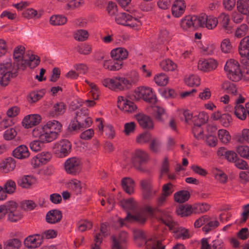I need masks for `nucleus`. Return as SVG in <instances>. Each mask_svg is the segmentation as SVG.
I'll return each instance as SVG.
<instances>
[{"mask_svg":"<svg viewBox=\"0 0 249 249\" xmlns=\"http://www.w3.org/2000/svg\"><path fill=\"white\" fill-rule=\"evenodd\" d=\"M13 155L17 159L22 160L29 157L30 152L26 145H20L13 150Z\"/></svg>","mask_w":249,"mask_h":249,"instance_id":"nucleus-25","label":"nucleus"},{"mask_svg":"<svg viewBox=\"0 0 249 249\" xmlns=\"http://www.w3.org/2000/svg\"><path fill=\"white\" fill-rule=\"evenodd\" d=\"M122 207L127 211H135L137 207V203L132 198L124 199L121 201Z\"/></svg>","mask_w":249,"mask_h":249,"instance_id":"nucleus-43","label":"nucleus"},{"mask_svg":"<svg viewBox=\"0 0 249 249\" xmlns=\"http://www.w3.org/2000/svg\"><path fill=\"white\" fill-rule=\"evenodd\" d=\"M75 119L79 123L80 125L84 126L85 128L89 127L92 123L91 119L88 117L87 110L85 108L77 111Z\"/></svg>","mask_w":249,"mask_h":249,"instance_id":"nucleus-18","label":"nucleus"},{"mask_svg":"<svg viewBox=\"0 0 249 249\" xmlns=\"http://www.w3.org/2000/svg\"><path fill=\"white\" fill-rule=\"evenodd\" d=\"M199 28H206L209 30L214 29L218 24L217 18L213 16L204 14L198 16Z\"/></svg>","mask_w":249,"mask_h":249,"instance_id":"nucleus-14","label":"nucleus"},{"mask_svg":"<svg viewBox=\"0 0 249 249\" xmlns=\"http://www.w3.org/2000/svg\"><path fill=\"white\" fill-rule=\"evenodd\" d=\"M176 213L181 217L190 215L193 213L192 206L190 205H181L177 209Z\"/></svg>","mask_w":249,"mask_h":249,"instance_id":"nucleus-35","label":"nucleus"},{"mask_svg":"<svg viewBox=\"0 0 249 249\" xmlns=\"http://www.w3.org/2000/svg\"><path fill=\"white\" fill-rule=\"evenodd\" d=\"M153 110L155 112V119L157 121L162 122L167 118L166 113L162 107L155 106L153 107Z\"/></svg>","mask_w":249,"mask_h":249,"instance_id":"nucleus-45","label":"nucleus"},{"mask_svg":"<svg viewBox=\"0 0 249 249\" xmlns=\"http://www.w3.org/2000/svg\"><path fill=\"white\" fill-rule=\"evenodd\" d=\"M173 232L177 234V238H182L183 239L190 238V235L189 231L183 227H178L177 225L172 230Z\"/></svg>","mask_w":249,"mask_h":249,"instance_id":"nucleus-42","label":"nucleus"},{"mask_svg":"<svg viewBox=\"0 0 249 249\" xmlns=\"http://www.w3.org/2000/svg\"><path fill=\"white\" fill-rule=\"evenodd\" d=\"M25 47L22 45L16 47L13 52L14 63L17 65L18 68L24 70L26 67L27 61L23 59L25 53Z\"/></svg>","mask_w":249,"mask_h":249,"instance_id":"nucleus-12","label":"nucleus"},{"mask_svg":"<svg viewBox=\"0 0 249 249\" xmlns=\"http://www.w3.org/2000/svg\"><path fill=\"white\" fill-rule=\"evenodd\" d=\"M66 110V105L63 102H57L53 105V109L49 114L51 117L57 116L63 114Z\"/></svg>","mask_w":249,"mask_h":249,"instance_id":"nucleus-31","label":"nucleus"},{"mask_svg":"<svg viewBox=\"0 0 249 249\" xmlns=\"http://www.w3.org/2000/svg\"><path fill=\"white\" fill-rule=\"evenodd\" d=\"M218 23L222 28L226 32L228 33L231 30L230 26V18L228 14L225 13H221L218 17Z\"/></svg>","mask_w":249,"mask_h":249,"instance_id":"nucleus-27","label":"nucleus"},{"mask_svg":"<svg viewBox=\"0 0 249 249\" xmlns=\"http://www.w3.org/2000/svg\"><path fill=\"white\" fill-rule=\"evenodd\" d=\"M67 22V18L66 17L54 15L52 16L50 18V23L53 26H61L65 24Z\"/></svg>","mask_w":249,"mask_h":249,"instance_id":"nucleus-33","label":"nucleus"},{"mask_svg":"<svg viewBox=\"0 0 249 249\" xmlns=\"http://www.w3.org/2000/svg\"><path fill=\"white\" fill-rule=\"evenodd\" d=\"M123 65V62L122 61L114 59L106 60L103 62L104 68L110 71H119L122 68Z\"/></svg>","mask_w":249,"mask_h":249,"instance_id":"nucleus-24","label":"nucleus"},{"mask_svg":"<svg viewBox=\"0 0 249 249\" xmlns=\"http://www.w3.org/2000/svg\"><path fill=\"white\" fill-rule=\"evenodd\" d=\"M127 237L128 235L125 231L121 232L118 237L114 235L111 236L112 243L111 245V249H124V245L127 241Z\"/></svg>","mask_w":249,"mask_h":249,"instance_id":"nucleus-16","label":"nucleus"},{"mask_svg":"<svg viewBox=\"0 0 249 249\" xmlns=\"http://www.w3.org/2000/svg\"><path fill=\"white\" fill-rule=\"evenodd\" d=\"M151 136L150 133H143L140 134L136 138V142L140 144H143L150 141Z\"/></svg>","mask_w":249,"mask_h":249,"instance_id":"nucleus-64","label":"nucleus"},{"mask_svg":"<svg viewBox=\"0 0 249 249\" xmlns=\"http://www.w3.org/2000/svg\"><path fill=\"white\" fill-rule=\"evenodd\" d=\"M22 215L19 209L8 213V219L12 222H17L22 218Z\"/></svg>","mask_w":249,"mask_h":249,"instance_id":"nucleus-59","label":"nucleus"},{"mask_svg":"<svg viewBox=\"0 0 249 249\" xmlns=\"http://www.w3.org/2000/svg\"><path fill=\"white\" fill-rule=\"evenodd\" d=\"M115 21L118 24L129 26L131 28H136L140 24V21L133 18L127 13H120L116 15Z\"/></svg>","mask_w":249,"mask_h":249,"instance_id":"nucleus-8","label":"nucleus"},{"mask_svg":"<svg viewBox=\"0 0 249 249\" xmlns=\"http://www.w3.org/2000/svg\"><path fill=\"white\" fill-rule=\"evenodd\" d=\"M21 242L18 239H9L5 244L6 249H18L21 246Z\"/></svg>","mask_w":249,"mask_h":249,"instance_id":"nucleus-55","label":"nucleus"},{"mask_svg":"<svg viewBox=\"0 0 249 249\" xmlns=\"http://www.w3.org/2000/svg\"><path fill=\"white\" fill-rule=\"evenodd\" d=\"M185 8L186 4L184 0H176L172 7V14L174 17L178 18L184 13Z\"/></svg>","mask_w":249,"mask_h":249,"instance_id":"nucleus-22","label":"nucleus"},{"mask_svg":"<svg viewBox=\"0 0 249 249\" xmlns=\"http://www.w3.org/2000/svg\"><path fill=\"white\" fill-rule=\"evenodd\" d=\"M234 114L239 119L244 120L247 117V109L242 105H237L235 107Z\"/></svg>","mask_w":249,"mask_h":249,"instance_id":"nucleus-49","label":"nucleus"},{"mask_svg":"<svg viewBox=\"0 0 249 249\" xmlns=\"http://www.w3.org/2000/svg\"><path fill=\"white\" fill-rule=\"evenodd\" d=\"M154 81L158 85L164 86L168 83V77L164 73H160L154 77Z\"/></svg>","mask_w":249,"mask_h":249,"instance_id":"nucleus-56","label":"nucleus"},{"mask_svg":"<svg viewBox=\"0 0 249 249\" xmlns=\"http://www.w3.org/2000/svg\"><path fill=\"white\" fill-rule=\"evenodd\" d=\"M71 147V143L68 140H61L54 144L55 154L59 157H65L70 153Z\"/></svg>","mask_w":249,"mask_h":249,"instance_id":"nucleus-13","label":"nucleus"},{"mask_svg":"<svg viewBox=\"0 0 249 249\" xmlns=\"http://www.w3.org/2000/svg\"><path fill=\"white\" fill-rule=\"evenodd\" d=\"M194 213H200L206 212L210 209V206L206 203L196 204L192 206Z\"/></svg>","mask_w":249,"mask_h":249,"instance_id":"nucleus-54","label":"nucleus"},{"mask_svg":"<svg viewBox=\"0 0 249 249\" xmlns=\"http://www.w3.org/2000/svg\"><path fill=\"white\" fill-rule=\"evenodd\" d=\"M128 54L127 50L122 47L113 49L110 52L111 56L113 59L122 62L127 58Z\"/></svg>","mask_w":249,"mask_h":249,"instance_id":"nucleus-23","label":"nucleus"},{"mask_svg":"<svg viewBox=\"0 0 249 249\" xmlns=\"http://www.w3.org/2000/svg\"><path fill=\"white\" fill-rule=\"evenodd\" d=\"M174 200L178 203H183L187 201L190 197V194L187 191H180L174 195Z\"/></svg>","mask_w":249,"mask_h":249,"instance_id":"nucleus-38","label":"nucleus"},{"mask_svg":"<svg viewBox=\"0 0 249 249\" xmlns=\"http://www.w3.org/2000/svg\"><path fill=\"white\" fill-rule=\"evenodd\" d=\"M220 48L224 53H231L233 50V47L229 38H225L221 42Z\"/></svg>","mask_w":249,"mask_h":249,"instance_id":"nucleus-48","label":"nucleus"},{"mask_svg":"<svg viewBox=\"0 0 249 249\" xmlns=\"http://www.w3.org/2000/svg\"><path fill=\"white\" fill-rule=\"evenodd\" d=\"M149 155L145 151L137 149L131 155V162L134 167L138 171H143L142 165L149 160Z\"/></svg>","mask_w":249,"mask_h":249,"instance_id":"nucleus-7","label":"nucleus"},{"mask_svg":"<svg viewBox=\"0 0 249 249\" xmlns=\"http://www.w3.org/2000/svg\"><path fill=\"white\" fill-rule=\"evenodd\" d=\"M147 219V215L144 211H140L135 214H131L127 213L126 216L124 219L120 218L118 220L121 226H123L125 224L124 222H138L140 223H143Z\"/></svg>","mask_w":249,"mask_h":249,"instance_id":"nucleus-11","label":"nucleus"},{"mask_svg":"<svg viewBox=\"0 0 249 249\" xmlns=\"http://www.w3.org/2000/svg\"><path fill=\"white\" fill-rule=\"evenodd\" d=\"M82 162L78 158L73 157L67 159L64 163V169L66 173L72 175L78 174L81 169Z\"/></svg>","mask_w":249,"mask_h":249,"instance_id":"nucleus-9","label":"nucleus"},{"mask_svg":"<svg viewBox=\"0 0 249 249\" xmlns=\"http://www.w3.org/2000/svg\"><path fill=\"white\" fill-rule=\"evenodd\" d=\"M236 151L242 158L249 160V146L246 145H239L236 147Z\"/></svg>","mask_w":249,"mask_h":249,"instance_id":"nucleus-52","label":"nucleus"},{"mask_svg":"<svg viewBox=\"0 0 249 249\" xmlns=\"http://www.w3.org/2000/svg\"><path fill=\"white\" fill-rule=\"evenodd\" d=\"M102 83L105 87L114 91H124L130 89L128 79L119 75L105 78L102 81Z\"/></svg>","mask_w":249,"mask_h":249,"instance_id":"nucleus-3","label":"nucleus"},{"mask_svg":"<svg viewBox=\"0 0 249 249\" xmlns=\"http://www.w3.org/2000/svg\"><path fill=\"white\" fill-rule=\"evenodd\" d=\"M77 225L78 231L81 232H83L87 230H89L92 226L91 222L87 220L79 221Z\"/></svg>","mask_w":249,"mask_h":249,"instance_id":"nucleus-63","label":"nucleus"},{"mask_svg":"<svg viewBox=\"0 0 249 249\" xmlns=\"http://www.w3.org/2000/svg\"><path fill=\"white\" fill-rule=\"evenodd\" d=\"M218 225L219 222L217 220L213 219L207 216L206 225L203 227L202 229L204 232L207 233L215 229Z\"/></svg>","mask_w":249,"mask_h":249,"instance_id":"nucleus-32","label":"nucleus"},{"mask_svg":"<svg viewBox=\"0 0 249 249\" xmlns=\"http://www.w3.org/2000/svg\"><path fill=\"white\" fill-rule=\"evenodd\" d=\"M122 185L124 190L131 195L134 192L135 183L134 180L130 178H124L122 180Z\"/></svg>","mask_w":249,"mask_h":249,"instance_id":"nucleus-30","label":"nucleus"},{"mask_svg":"<svg viewBox=\"0 0 249 249\" xmlns=\"http://www.w3.org/2000/svg\"><path fill=\"white\" fill-rule=\"evenodd\" d=\"M43 241V235L40 234H35L29 235L25 238L24 245L29 249H36L41 246Z\"/></svg>","mask_w":249,"mask_h":249,"instance_id":"nucleus-15","label":"nucleus"},{"mask_svg":"<svg viewBox=\"0 0 249 249\" xmlns=\"http://www.w3.org/2000/svg\"><path fill=\"white\" fill-rule=\"evenodd\" d=\"M249 31V27L246 23H242L238 26L235 29L234 32V36L240 38L246 36L247 34Z\"/></svg>","mask_w":249,"mask_h":249,"instance_id":"nucleus-36","label":"nucleus"},{"mask_svg":"<svg viewBox=\"0 0 249 249\" xmlns=\"http://www.w3.org/2000/svg\"><path fill=\"white\" fill-rule=\"evenodd\" d=\"M213 172L215 179L220 182L225 183L227 181V176L221 170L218 169L217 168H215L213 169Z\"/></svg>","mask_w":249,"mask_h":249,"instance_id":"nucleus-50","label":"nucleus"},{"mask_svg":"<svg viewBox=\"0 0 249 249\" xmlns=\"http://www.w3.org/2000/svg\"><path fill=\"white\" fill-rule=\"evenodd\" d=\"M45 92V90L43 89L37 91H33L28 95V100L30 103L36 102L44 96Z\"/></svg>","mask_w":249,"mask_h":249,"instance_id":"nucleus-44","label":"nucleus"},{"mask_svg":"<svg viewBox=\"0 0 249 249\" xmlns=\"http://www.w3.org/2000/svg\"><path fill=\"white\" fill-rule=\"evenodd\" d=\"M41 120V116L38 114H31L25 116L22 124L26 128H31L39 124Z\"/></svg>","mask_w":249,"mask_h":249,"instance_id":"nucleus-20","label":"nucleus"},{"mask_svg":"<svg viewBox=\"0 0 249 249\" xmlns=\"http://www.w3.org/2000/svg\"><path fill=\"white\" fill-rule=\"evenodd\" d=\"M217 135L220 142L224 144H228L231 141V136L229 132L226 129H221L218 130Z\"/></svg>","mask_w":249,"mask_h":249,"instance_id":"nucleus-41","label":"nucleus"},{"mask_svg":"<svg viewBox=\"0 0 249 249\" xmlns=\"http://www.w3.org/2000/svg\"><path fill=\"white\" fill-rule=\"evenodd\" d=\"M224 70L231 80L238 82L242 79V70L237 60L233 59L227 60L224 66Z\"/></svg>","mask_w":249,"mask_h":249,"instance_id":"nucleus-5","label":"nucleus"},{"mask_svg":"<svg viewBox=\"0 0 249 249\" xmlns=\"http://www.w3.org/2000/svg\"><path fill=\"white\" fill-rule=\"evenodd\" d=\"M68 186L76 194L79 193L81 192V183L77 179H71L69 181L68 183Z\"/></svg>","mask_w":249,"mask_h":249,"instance_id":"nucleus-60","label":"nucleus"},{"mask_svg":"<svg viewBox=\"0 0 249 249\" xmlns=\"http://www.w3.org/2000/svg\"><path fill=\"white\" fill-rule=\"evenodd\" d=\"M3 188L7 194H13L16 189V183L14 181L9 179L5 182Z\"/></svg>","mask_w":249,"mask_h":249,"instance_id":"nucleus-62","label":"nucleus"},{"mask_svg":"<svg viewBox=\"0 0 249 249\" xmlns=\"http://www.w3.org/2000/svg\"><path fill=\"white\" fill-rule=\"evenodd\" d=\"M89 33L86 30H78L74 34V38L79 41H84L89 37Z\"/></svg>","mask_w":249,"mask_h":249,"instance_id":"nucleus-51","label":"nucleus"},{"mask_svg":"<svg viewBox=\"0 0 249 249\" xmlns=\"http://www.w3.org/2000/svg\"><path fill=\"white\" fill-rule=\"evenodd\" d=\"M160 220L167 226L171 231L177 226L176 223L173 221L171 216L168 213H163L160 216Z\"/></svg>","mask_w":249,"mask_h":249,"instance_id":"nucleus-34","label":"nucleus"},{"mask_svg":"<svg viewBox=\"0 0 249 249\" xmlns=\"http://www.w3.org/2000/svg\"><path fill=\"white\" fill-rule=\"evenodd\" d=\"M0 207L4 209L3 213L5 215L18 209V204L13 200L6 202L4 204L0 205Z\"/></svg>","mask_w":249,"mask_h":249,"instance_id":"nucleus-46","label":"nucleus"},{"mask_svg":"<svg viewBox=\"0 0 249 249\" xmlns=\"http://www.w3.org/2000/svg\"><path fill=\"white\" fill-rule=\"evenodd\" d=\"M62 218V213L57 209L52 210L49 211L46 215V220L47 223L53 224L59 222Z\"/></svg>","mask_w":249,"mask_h":249,"instance_id":"nucleus-21","label":"nucleus"},{"mask_svg":"<svg viewBox=\"0 0 249 249\" xmlns=\"http://www.w3.org/2000/svg\"><path fill=\"white\" fill-rule=\"evenodd\" d=\"M118 107L124 112L132 113L137 109L135 104L123 96H119L117 101Z\"/></svg>","mask_w":249,"mask_h":249,"instance_id":"nucleus-17","label":"nucleus"},{"mask_svg":"<svg viewBox=\"0 0 249 249\" xmlns=\"http://www.w3.org/2000/svg\"><path fill=\"white\" fill-rule=\"evenodd\" d=\"M238 49L240 56H245L249 53V36H245L240 40Z\"/></svg>","mask_w":249,"mask_h":249,"instance_id":"nucleus-29","label":"nucleus"},{"mask_svg":"<svg viewBox=\"0 0 249 249\" xmlns=\"http://www.w3.org/2000/svg\"><path fill=\"white\" fill-rule=\"evenodd\" d=\"M235 137L237 141L241 143H249V129H243Z\"/></svg>","mask_w":249,"mask_h":249,"instance_id":"nucleus-47","label":"nucleus"},{"mask_svg":"<svg viewBox=\"0 0 249 249\" xmlns=\"http://www.w3.org/2000/svg\"><path fill=\"white\" fill-rule=\"evenodd\" d=\"M222 88L226 92L229 94L235 95L237 92L235 85L229 81L223 82L222 85Z\"/></svg>","mask_w":249,"mask_h":249,"instance_id":"nucleus-53","label":"nucleus"},{"mask_svg":"<svg viewBox=\"0 0 249 249\" xmlns=\"http://www.w3.org/2000/svg\"><path fill=\"white\" fill-rule=\"evenodd\" d=\"M17 65L12 64V60L4 62L0 64V84L2 86L8 85L11 79L17 75Z\"/></svg>","mask_w":249,"mask_h":249,"instance_id":"nucleus-4","label":"nucleus"},{"mask_svg":"<svg viewBox=\"0 0 249 249\" xmlns=\"http://www.w3.org/2000/svg\"><path fill=\"white\" fill-rule=\"evenodd\" d=\"M246 0H238L236 2L237 11L240 14L246 15L249 13V3Z\"/></svg>","mask_w":249,"mask_h":249,"instance_id":"nucleus-37","label":"nucleus"},{"mask_svg":"<svg viewBox=\"0 0 249 249\" xmlns=\"http://www.w3.org/2000/svg\"><path fill=\"white\" fill-rule=\"evenodd\" d=\"M180 27L183 31H190L199 28V17L196 16H187L180 22Z\"/></svg>","mask_w":249,"mask_h":249,"instance_id":"nucleus-10","label":"nucleus"},{"mask_svg":"<svg viewBox=\"0 0 249 249\" xmlns=\"http://www.w3.org/2000/svg\"><path fill=\"white\" fill-rule=\"evenodd\" d=\"M62 128V124L56 120L48 121L45 124L35 128L33 136L43 142H51L57 139Z\"/></svg>","mask_w":249,"mask_h":249,"instance_id":"nucleus-1","label":"nucleus"},{"mask_svg":"<svg viewBox=\"0 0 249 249\" xmlns=\"http://www.w3.org/2000/svg\"><path fill=\"white\" fill-rule=\"evenodd\" d=\"M16 167L15 160L12 158H9L0 163V168L5 173L13 171Z\"/></svg>","mask_w":249,"mask_h":249,"instance_id":"nucleus-28","label":"nucleus"},{"mask_svg":"<svg viewBox=\"0 0 249 249\" xmlns=\"http://www.w3.org/2000/svg\"><path fill=\"white\" fill-rule=\"evenodd\" d=\"M217 67L216 61L213 59H201L198 62L197 67L203 71H210L215 70Z\"/></svg>","mask_w":249,"mask_h":249,"instance_id":"nucleus-19","label":"nucleus"},{"mask_svg":"<svg viewBox=\"0 0 249 249\" xmlns=\"http://www.w3.org/2000/svg\"><path fill=\"white\" fill-rule=\"evenodd\" d=\"M160 67L163 71H175L177 68V65L172 60L167 59L160 62Z\"/></svg>","mask_w":249,"mask_h":249,"instance_id":"nucleus-40","label":"nucleus"},{"mask_svg":"<svg viewBox=\"0 0 249 249\" xmlns=\"http://www.w3.org/2000/svg\"><path fill=\"white\" fill-rule=\"evenodd\" d=\"M194 137L197 139H200L203 138V130L201 124H194L192 129Z\"/></svg>","mask_w":249,"mask_h":249,"instance_id":"nucleus-61","label":"nucleus"},{"mask_svg":"<svg viewBox=\"0 0 249 249\" xmlns=\"http://www.w3.org/2000/svg\"><path fill=\"white\" fill-rule=\"evenodd\" d=\"M134 96L136 99H143L151 104H155L157 102L156 95L151 88L145 87L137 88L134 91Z\"/></svg>","mask_w":249,"mask_h":249,"instance_id":"nucleus-6","label":"nucleus"},{"mask_svg":"<svg viewBox=\"0 0 249 249\" xmlns=\"http://www.w3.org/2000/svg\"><path fill=\"white\" fill-rule=\"evenodd\" d=\"M185 82L189 86H197L200 84V78L198 75H192L186 78Z\"/></svg>","mask_w":249,"mask_h":249,"instance_id":"nucleus-58","label":"nucleus"},{"mask_svg":"<svg viewBox=\"0 0 249 249\" xmlns=\"http://www.w3.org/2000/svg\"><path fill=\"white\" fill-rule=\"evenodd\" d=\"M35 178L31 176H24L19 179L18 183L22 188H27L30 187L34 182Z\"/></svg>","mask_w":249,"mask_h":249,"instance_id":"nucleus-39","label":"nucleus"},{"mask_svg":"<svg viewBox=\"0 0 249 249\" xmlns=\"http://www.w3.org/2000/svg\"><path fill=\"white\" fill-rule=\"evenodd\" d=\"M133 237L135 242L138 246L145 245L146 249H165V245L161 241L155 238L147 239L146 233L141 230L133 231Z\"/></svg>","mask_w":249,"mask_h":249,"instance_id":"nucleus-2","label":"nucleus"},{"mask_svg":"<svg viewBox=\"0 0 249 249\" xmlns=\"http://www.w3.org/2000/svg\"><path fill=\"white\" fill-rule=\"evenodd\" d=\"M22 15L24 18L28 19H31L34 18H39L41 16L40 14H38L36 10L32 8H28L24 10L22 12Z\"/></svg>","mask_w":249,"mask_h":249,"instance_id":"nucleus-57","label":"nucleus"},{"mask_svg":"<svg viewBox=\"0 0 249 249\" xmlns=\"http://www.w3.org/2000/svg\"><path fill=\"white\" fill-rule=\"evenodd\" d=\"M137 119L142 128L150 129L153 128L154 124L151 119L144 114H139L136 117Z\"/></svg>","mask_w":249,"mask_h":249,"instance_id":"nucleus-26","label":"nucleus"}]
</instances>
